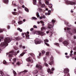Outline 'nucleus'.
<instances>
[{"label":"nucleus","mask_w":76,"mask_h":76,"mask_svg":"<svg viewBox=\"0 0 76 76\" xmlns=\"http://www.w3.org/2000/svg\"><path fill=\"white\" fill-rule=\"evenodd\" d=\"M69 69L67 68H66L64 69V72L65 75H67V76H70V74H69Z\"/></svg>","instance_id":"39448f33"},{"label":"nucleus","mask_w":76,"mask_h":76,"mask_svg":"<svg viewBox=\"0 0 76 76\" xmlns=\"http://www.w3.org/2000/svg\"><path fill=\"white\" fill-rule=\"evenodd\" d=\"M36 67L38 68V69L39 70L41 71L40 72L41 73L42 72V67L41 65L39 64H37L36 66Z\"/></svg>","instance_id":"423d86ee"},{"label":"nucleus","mask_w":76,"mask_h":76,"mask_svg":"<svg viewBox=\"0 0 76 76\" xmlns=\"http://www.w3.org/2000/svg\"><path fill=\"white\" fill-rule=\"evenodd\" d=\"M13 73H14V76H16V72H15V71L13 70Z\"/></svg>","instance_id":"cd10ccee"},{"label":"nucleus","mask_w":76,"mask_h":76,"mask_svg":"<svg viewBox=\"0 0 76 76\" xmlns=\"http://www.w3.org/2000/svg\"><path fill=\"white\" fill-rule=\"evenodd\" d=\"M39 56H40V57L41 56V53H39Z\"/></svg>","instance_id":"bf43d9fd"},{"label":"nucleus","mask_w":76,"mask_h":76,"mask_svg":"<svg viewBox=\"0 0 76 76\" xmlns=\"http://www.w3.org/2000/svg\"><path fill=\"white\" fill-rule=\"evenodd\" d=\"M23 46H22V45H19V47L20 48H22V47Z\"/></svg>","instance_id":"de8ad7c7"},{"label":"nucleus","mask_w":76,"mask_h":76,"mask_svg":"<svg viewBox=\"0 0 76 76\" xmlns=\"http://www.w3.org/2000/svg\"><path fill=\"white\" fill-rule=\"evenodd\" d=\"M74 55H76V52H75L74 53Z\"/></svg>","instance_id":"69168bd1"},{"label":"nucleus","mask_w":76,"mask_h":76,"mask_svg":"<svg viewBox=\"0 0 76 76\" xmlns=\"http://www.w3.org/2000/svg\"><path fill=\"white\" fill-rule=\"evenodd\" d=\"M65 24L69 26V23L68 22H66L65 23Z\"/></svg>","instance_id":"ea45409f"},{"label":"nucleus","mask_w":76,"mask_h":76,"mask_svg":"<svg viewBox=\"0 0 76 76\" xmlns=\"http://www.w3.org/2000/svg\"><path fill=\"white\" fill-rule=\"evenodd\" d=\"M45 29V27H43L41 28V31H43V30Z\"/></svg>","instance_id":"c85d7f7f"},{"label":"nucleus","mask_w":76,"mask_h":76,"mask_svg":"<svg viewBox=\"0 0 76 76\" xmlns=\"http://www.w3.org/2000/svg\"><path fill=\"white\" fill-rule=\"evenodd\" d=\"M44 43L45 44V45H47V46H50V45H49V44H48V43H46L45 42Z\"/></svg>","instance_id":"79ce46f5"},{"label":"nucleus","mask_w":76,"mask_h":76,"mask_svg":"<svg viewBox=\"0 0 76 76\" xmlns=\"http://www.w3.org/2000/svg\"><path fill=\"white\" fill-rule=\"evenodd\" d=\"M46 1H45V4H47V5H49V2H48V1H47V0H45Z\"/></svg>","instance_id":"4be33fe9"},{"label":"nucleus","mask_w":76,"mask_h":76,"mask_svg":"<svg viewBox=\"0 0 76 76\" xmlns=\"http://www.w3.org/2000/svg\"><path fill=\"white\" fill-rule=\"evenodd\" d=\"M25 10L26 12H29V10H28V9L26 7L25 8Z\"/></svg>","instance_id":"393cba45"},{"label":"nucleus","mask_w":76,"mask_h":76,"mask_svg":"<svg viewBox=\"0 0 76 76\" xmlns=\"http://www.w3.org/2000/svg\"><path fill=\"white\" fill-rule=\"evenodd\" d=\"M74 50H75V51L76 50V47H75L74 48Z\"/></svg>","instance_id":"0e129e2a"},{"label":"nucleus","mask_w":76,"mask_h":76,"mask_svg":"<svg viewBox=\"0 0 76 76\" xmlns=\"http://www.w3.org/2000/svg\"><path fill=\"white\" fill-rule=\"evenodd\" d=\"M66 57L67 58H69V56H66Z\"/></svg>","instance_id":"13d9d810"},{"label":"nucleus","mask_w":76,"mask_h":76,"mask_svg":"<svg viewBox=\"0 0 76 76\" xmlns=\"http://www.w3.org/2000/svg\"><path fill=\"white\" fill-rule=\"evenodd\" d=\"M3 2L5 4H7L9 3V0H3Z\"/></svg>","instance_id":"dca6fc26"},{"label":"nucleus","mask_w":76,"mask_h":76,"mask_svg":"<svg viewBox=\"0 0 76 76\" xmlns=\"http://www.w3.org/2000/svg\"><path fill=\"white\" fill-rule=\"evenodd\" d=\"M42 42V41L41 39H39L37 38L34 40V43L35 44H39Z\"/></svg>","instance_id":"20e7f679"},{"label":"nucleus","mask_w":76,"mask_h":76,"mask_svg":"<svg viewBox=\"0 0 76 76\" xmlns=\"http://www.w3.org/2000/svg\"><path fill=\"white\" fill-rule=\"evenodd\" d=\"M26 51H27V50H24L23 51V53H24V54H26Z\"/></svg>","instance_id":"37998d69"},{"label":"nucleus","mask_w":76,"mask_h":76,"mask_svg":"<svg viewBox=\"0 0 76 76\" xmlns=\"http://www.w3.org/2000/svg\"><path fill=\"white\" fill-rule=\"evenodd\" d=\"M36 16L37 17V18H39V13L38 12H37Z\"/></svg>","instance_id":"c756f323"},{"label":"nucleus","mask_w":76,"mask_h":76,"mask_svg":"<svg viewBox=\"0 0 76 76\" xmlns=\"http://www.w3.org/2000/svg\"><path fill=\"white\" fill-rule=\"evenodd\" d=\"M18 34V33H15L14 35H17Z\"/></svg>","instance_id":"680f3d73"},{"label":"nucleus","mask_w":76,"mask_h":76,"mask_svg":"<svg viewBox=\"0 0 76 76\" xmlns=\"http://www.w3.org/2000/svg\"><path fill=\"white\" fill-rule=\"evenodd\" d=\"M51 71H52V72H53V71H54V68H52L51 69Z\"/></svg>","instance_id":"864d4df0"},{"label":"nucleus","mask_w":76,"mask_h":76,"mask_svg":"<svg viewBox=\"0 0 76 76\" xmlns=\"http://www.w3.org/2000/svg\"><path fill=\"white\" fill-rule=\"evenodd\" d=\"M3 63H4V64H6V61L4 60L3 61Z\"/></svg>","instance_id":"09e8293b"},{"label":"nucleus","mask_w":76,"mask_h":76,"mask_svg":"<svg viewBox=\"0 0 76 76\" xmlns=\"http://www.w3.org/2000/svg\"><path fill=\"white\" fill-rule=\"evenodd\" d=\"M40 22L41 23H44V22L42 21V20L40 21Z\"/></svg>","instance_id":"4d7b16f0"},{"label":"nucleus","mask_w":76,"mask_h":76,"mask_svg":"<svg viewBox=\"0 0 76 76\" xmlns=\"http://www.w3.org/2000/svg\"><path fill=\"white\" fill-rule=\"evenodd\" d=\"M33 30H34V28H31L30 29V31H32Z\"/></svg>","instance_id":"5fc2aeb1"},{"label":"nucleus","mask_w":76,"mask_h":76,"mask_svg":"<svg viewBox=\"0 0 76 76\" xmlns=\"http://www.w3.org/2000/svg\"><path fill=\"white\" fill-rule=\"evenodd\" d=\"M39 19H42V17H39Z\"/></svg>","instance_id":"e2e57ef3"},{"label":"nucleus","mask_w":76,"mask_h":76,"mask_svg":"<svg viewBox=\"0 0 76 76\" xmlns=\"http://www.w3.org/2000/svg\"><path fill=\"white\" fill-rule=\"evenodd\" d=\"M48 64H49L50 65L52 66L54 65V58L53 56L51 57L50 58V61L48 62Z\"/></svg>","instance_id":"7ed1b4c3"},{"label":"nucleus","mask_w":76,"mask_h":76,"mask_svg":"<svg viewBox=\"0 0 76 76\" xmlns=\"http://www.w3.org/2000/svg\"><path fill=\"white\" fill-rule=\"evenodd\" d=\"M63 44L65 46H67V45H68V44H69V42L66 41H65L63 42Z\"/></svg>","instance_id":"f8f14e48"},{"label":"nucleus","mask_w":76,"mask_h":76,"mask_svg":"<svg viewBox=\"0 0 76 76\" xmlns=\"http://www.w3.org/2000/svg\"><path fill=\"white\" fill-rule=\"evenodd\" d=\"M3 37H0V42H1V41H3Z\"/></svg>","instance_id":"4c0bfd02"},{"label":"nucleus","mask_w":76,"mask_h":76,"mask_svg":"<svg viewBox=\"0 0 76 76\" xmlns=\"http://www.w3.org/2000/svg\"><path fill=\"white\" fill-rule=\"evenodd\" d=\"M38 33L39 35H41V36H43V35H45V34L44 32L42 31H39L38 32Z\"/></svg>","instance_id":"9d476101"},{"label":"nucleus","mask_w":76,"mask_h":76,"mask_svg":"<svg viewBox=\"0 0 76 76\" xmlns=\"http://www.w3.org/2000/svg\"><path fill=\"white\" fill-rule=\"evenodd\" d=\"M17 30H18V31H19L20 32H22V29H21L20 28H18Z\"/></svg>","instance_id":"bb28decb"},{"label":"nucleus","mask_w":76,"mask_h":76,"mask_svg":"<svg viewBox=\"0 0 76 76\" xmlns=\"http://www.w3.org/2000/svg\"><path fill=\"white\" fill-rule=\"evenodd\" d=\"M43 59L45 62L47 61V60H46V57H44Z\"/></svg>","instance_id":"58836bf2"},{"label":"nucleus","mask_w":76,"mask_h":76,"mask_svg":"<svg viewBox=\"0 0 76 76\" xmlns=\"http://www.w3.org/2000/svg\"><path fill=\"white\" fill-rule=\"evenodd\" d=\"M22 48H23V49H25V48H26V47H25V46H23Z\"/></svg>","instance_id":"3c124183"},{"label":"nucleus","mask_w":76,"mask_h":76,"mask_svg":"<svg viewBox=\"0 0 76 76\" xmlns=\"http://www.w3.org/2000/svg\"><path fill=\"white\" fill-rule=\"evenodd\" d=\"M32 19H34V20H36V19H37V18L34 17H32Z\"/></svg>","instance_id":"a19ab883"},{"label":"nucleus","mask_w":76,"mask_h":76,"mask_svg":"<svg viewBox=\"0 0 76 76\" xmlns=\"http://www.w3.org/2000/svg\"><path fill=\"white\" fill-rule=\"evenodd\" d=\"M11 41L10 37H7L4 40V42H1V47L2 49L4 48L7 46L8 45V43Z\"/></svg>","instance_id":"f257e3e1"},{"label":"nucleus","mask_w":76,"mask_h":76,"mask_svg":"<svg viewBox=\"0 0 76 76\" xmlns=\"http://www.w3.org/2000/svg\"><path fill=\"white\" fill-rule=\"evenodd\" d=\"M71 29V28H70L68 27L66 29H67V31L68 33L70 35H72L73 34H72V32L70 31V30Z\"/></svg>","instance_id":"ddd939ff"},{"label":"nucleus","mask_w":76,"mask_h":76,"mask_svg":"<svg viewBox=\"0 0 76 76\" xmlns=\"http://www.w3.org/2000/svg\"><path fill=\"white\" fill-rule=\"evenodd\" d=\"M39 3L40 5H41V7H45V4H42L41 3V0H39Z\"/></svg>","instance_id":"9b49d317"},{"label":"nucleus","mask_w":76,"mask_h":76,"mask_svg":"<svg viewBox=\"0 0 76 76\" xmlns=\"http://www.w3.org/2000/svg\"><path fill=\"white\" fill-rule=\"evenodd\" d=\"M27 72H28V70H25L23 71L20 72V73H22V74H23L22 75V76H29V75H26L24 74L25 73H27Z\"/></svg>","instance_id":"1a4fd4ad"},{"label":"nucleus","mask_w":76,"mask_h":76,"mask_svg":"<svg viewBox=\"0 0 76 76\" xmlns=\"http://www.w3.org/2000/svg\"><path fill=\"white\" fill-rule=\"evenodd\" d=\"M33 27L34 28H37V26H36V25H35Z\"/></svg>","instance_id":"8fccbe9b"},{"label":"nucleus","mask_w":76,"mask_h":76,"mask_svg":"<svg viewBox=\"0 0 76 76\" xmlns=\"http://www.w3.org/2000/svg\"><path fill=\"white\" fill-rule=\"evenodd\" d=\"M7 28L8 29H10V26H8Z\"/></svg>","instance_id":"774afa93"},{"label":"nucleus","mask_w":76,"mask_h":76,"mask_svg":"<svg viewBox=\"0 0 76 76\" xmlns=\"http://www.w3.org/2000/svg\"><path fill=\"white\" fill-rule=\"evenodd\" d=\"M26 60L27 61H28V62H30V63H33V60L32 59V58H31V57H29L26 58Z\"/></svg>","instance_id":"6e6552de"},{"label":"nucleus","mask_w":76,"mask_h":76,"mask_svg":"<svg viewBox=\"0 0 76 76\" xmlns=\"http://www.w3.org/2000/svg\"><path fill=\"white\" fill-rule=\"evenodd\" d=\"M44 64L45 66H47V67H48V64H47V63H45V62L44 63Z\"/></svg>","instance_id":"473e14b6"},{"label":"nucleus","mask_w":76,"mask_h":76,"mask_svg":"<svg viewBox=\"0 0 76 76\" xmlns=\"http://www.w3.org/2000/svg\"><path fill=\"white\" fill-rule=\"evenodd\" d=\"M44 42H49V40L47 39H45L44 40Z\"/></svg>","instance_id":"2f4dec72"},{"label":"nucleus","mask_w":76,"mask_h":76,"mask_svg":"<svg viewBox=\"0 0 76 76\" xmlns=\"http://www.w3.org/2000/svg\"><path fill=\"white\" fill-rule=\"evenodd\" d=\"M17 64V65H20V62H17L16 63Z\"/></svg>","instance_id":"c03bdc74"},{"label":"nucleus","mask_w":76,"mask_h":76,"mask_svg":"<svg viewBox=\"0 0 76 76\" xmlns=\"http://www.w3.org/2000/svg\"><path fill=\"white\" fill-rule=\"evenodd\" d=\"M31 56H32V57H34L35 56V55L33 53H31Z\"/></svg>","instance_id":"a18cd8bd"},{"label":"nucleus","mask_w":76,"mask_h":76,"mask_svg":"<svg viewBox=\"0 0 76 76\" xmlns=\"http://www.w3.org/2000/svg\"><path fill=\"white\" fill-rule=\"evenodd\" d=\"M59 42H62L63 41V39L61 38H60L59 39Z\"/></svg>","instance_id":"f704fd0d"},{"label":"nucleus","mask_w":76,"mask_h":76,"mask_svg":"<svg viewBox=\"0 0 76 76\" xmlns=\"http://www.w3.org/2000/svg\"><path fill=\"white\" fill-rule=\"evenodd\" d=\"M55 20H54V19H53L52 20V24H53V25H54V23H55Z\"/></svg>","instance_id":"7c9ffc66"},{"label":"nucleus","mask_w":76,"mask_h":76,"mask_svg":"<svg viewBox=\"0 0 76 76\" xmlns=\"http://www.w3.org/2000/svg\"><path fill=\"white\" fill-rule=\"evenodd\" d=\"M48 73H50V74H51L53 73V71H51V69H48L47 70Z\"/></svg>","instance_id":"4468645a"},{"label":"nucleus","mask_w":76,"mask_h":76,"mask_svg":"<svg viewBox=\"0 0 76 76\" xmlns=\"http://www.w3.org/2000/svg\"><path fill=\"white\" fill-rule=\"evenodd\" d=\"M37 3V0H33V4L34 5H36Z\"/></svg>","instance_id":"aec40b11"},{"label":"nucleus","mask_w":76,"mask_h":76,"mask_svg":"<svg viewBox=\"0 0 76 76\" xmlns=\"http://www.w3.org/2000/svg\"><path fill=\"white\" fill-rule=\"evenodd\" d=\"M3 29H0V33H1V32H3Z\"/></svg>","instance_id":"49530a36"},{"label":"nucleus","mask_w":76,"mask_h":76,"mask_svg":"<svg viewBox=\"0 0 76 76\" xmlns=\"http://www.w3.org/2000/svg\"><path fill=\"white\" fill-rule=\"evenodd\" d=\"M26 36L27 39H29V34H26Z\"/></svg>","instance_id":"5701e85b"},{"label":"nucleus","mask_w":76,"mask_h":76,"mask_svg":"<svg viewBox=\"0 0 76 76\" xmlns=\"http://www.w3.org/2000/svg\"><path fill=\"white\" fill-rule=\"evenodd\" d=\"M26 35H28V34H29V32L28 31H27L26 33Z\"/></svg>","instance_id":"052dcab7"},{"label":"nucleus","mask_w":76,"mask_h":76,"mask_svg":"<svg viewBox=\"0 0 76 76\" xmlns=\"http://www.w3.org/2000/svg\"><path fill=\"white\" fill-rule=\"evenodd\" d=\"M66 1L67 4H69L70 5H74L75 4V3L72 1H69L68 0H64Z\"/></svg>","instance_id":"0eeeda50"},{"label":"nucleus","mask_w":76,"mask_h":76,"mask_svg":"<svg viewBox=\"0 0 76 76\" xmlns=\"http://www.w3.org/2000/svg\"><path fill=\"white\" fill-rule=\"evenodd\" d=\"M23 55H24V53H22L20 54V57H22Z\"/></svg>","instance_id":"e433bc0d"},{"label":"nucleus","mask_w":76,"mask_h":76,"mask_svg":"<svg viewBox=\"0 0 76 76\" xmlns=\"http://www.w3.org/2000/svg\"><path fill=\"white\" fill-rule=\"evenodd\" d=\"M0 74L1 75V76L0 75V76H3L4 75V74L3 73V72L1 71H0Z\"/></svg>","instance_id":"b1692460"},{"label":"nucleus","mask_w":76,"mask_h":76,"mask_svg":"<svg viewBox=\"0 0 76 76\" xmlns=\"http://www.w3.org/2000/svg\"><path fill=\"white\" fill-rule=\"evenodd\" d=\"M13 61L14 62V63H16V58H14L13 59Z\"/></svg>","instance_id":"72a5a7b5"},{"label":"nucleus","mask_w":76,"mask_h":76,"mask_svg":"<svg viewBox=\"0 0 76 76\" xmlns=\"http://www.w3.org/2000/svg\"><path fill=\"white\" fill-rule=\"evenodd\" d=\"M19 50L17 51V52L16 51L15 52L14 50H12L10 51L9 53H7L6 54L7 55H8L9 57L11 58V57H12L13 56V54H13V53H14V56H16V55L19 53Z\"/></svg>","instance_id":"f03ea898"},{"label":"nucleus","mask_w":76,"mask_h":76,"mask_svg":"<svg viewBox=\"0 0 76 76\" xmlns=\"http://www.w3.org/2000/svg\"><path fill=\"white\" fill-rule=\"evenodd\" d=\"M38 72V71L37 70H34L33 72L34 75H35V74H37Z\"/></svg>","instance_id":"f3484780"},{"label":"nucleus","mask_w":76,"mask_h":76,"mask_svg":"<svg viewBox=\"0 0 76 76\" xmlns=\"http://www.w3.org/2000/svg\"><path fill=\"white\" fill-rule=\"evenodd\" d=\"M12 14L14 15H19V13L16 12H12Z\"/></svg>","instance_id":"a211bd4d"},{"label":"nucleus","mask_w":76,"mask_h":76,"mask_svg":"<svg viewBox=\"0 0 76 76\" xmlns=\"http://www.w3.org/2000/svg\"><path fill=\"white\" fill-rule=\"evenodd\" d=\"M18 23L19 24L21 25V24H22V23H23V21L22 20L19 21Z\"/></svg>","instance_id":"412c9836"},{"label":"nucleus","mask_w":76,"mask_h":76,"mask_svg":"<svg viewBox=\"0 0 76 76\" xmlns=\"http://www.w3.org/2000/svg\"><path fill=\"white\" fill-rule=\"evenodd\" d=\"M74 39H76V37L75 36H74Z\"/></svg>","instance_id":"338daca9"},{"label":"nucleus","mask_w":76,"mask_h":76,"mask_svg":"<svg viewBox=\"0 0 76 76\" xmlns=\"http://www.w3.org/2000/svg\"><path fill=\"white\" fill-rule=\"evenodd\" d=\"M53 5L51 4H49V7L50 9H51L53 7Z\"/></svg>","instance_id":"a878e982"},{"label":"nucleus","mask_w":76,"mask_h":76,"mask_svg":"<svg viewBox=\"0 0 76 76\" xmlns=\"http://www.w3.org/2000/svg\"><path fill=\"white\" fill-rule=\"evenodd\" d=\"M55 44L56 45H57V46H59V44H58V43H56Z\"/></svg>","instance_id":"6e6d98bb"},{"label":"nucleus","mask_w":76,"mask_h":76,"mask_svg":"<svg viewBox=\"0 0 76 76\" xmlns=\"http://www.w3.org/2000/svg\"><path fill=\"white\" fill-rule=\"evenodd\" d=\"M42 55H44V54L45 53V51L42 50Z\"/></svg>","instance_id":"c9c22d12"},{"label":"nucleus","mask_w":76,"mask_h":76,"mask_svg":"<svg viewBox=\"0 0 76 76\" xmlns=\"http://www.w3.org/2000/svg\"><path fill=\"white\" fill-rule=\"evenodd\" d=\"M46 55H47V56H49V52H47Z\"/></svg>","instance_id":"603ef678"},{"label":"nucleus","mask_w":76,"mask_h":76,"mask_svg":"<svg viewBox=\"0 0 76 76\" xmlns=\"http://www.w3.org/2000/svg\"><path fill=\"white\" fill-rule=\"evenodd\" d=\"M53 26H54V25H52L51 24H49L48 25V28H49V29H51V28H53Z\"/></svg>","instance_id":"2eb2a0df"},{"label":"nucleus","mask_w":76,"mask_h":76,"mask_svg":"<svg viewBox=\"0 0 76 76\" xmlns=\"http://www.w3.org/2000/svg\"><path fill=\"white\" fill-rule=\"evenodd\" d=\"M72 32L73 33H74L76 34V28H75L73 29V30H72Z\"/></svg>","instance_id":"6ab92c4d"}]
</instances>
